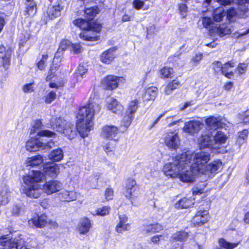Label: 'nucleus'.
<instances>
[{"label":"nucleus","instance_id":"22","mask_svg":"<svg viewBox=\"0 0 249 249\" xmlns=\"http://www.w3.org/2000/svg\"><path fill=\"white\" fill-rule=\"evenodd\" d=\"M119 222L116 226V231L119 233H122L127 231L130 229V225L127 223L128 218L125 214H121L119 216Z\"/></svg>","mask_w":249,"mask_h":249},{"label":"nucleus","instance_id":"7","mask_svg":"<svg viewBox=\"0 0 249 249\" xmlns=\"http://www.w3.org/2000/svg\"><path fill=\"white\" fill-rule=\"evenodd\" d=\"M73 23L74 25L81 29L87 30L80 34L79 36L81 39L87 41H95L98 39L97 36L90 35L91 32L89 30L91 29V26L89 21L81 18H78L74 20Z\"/></svg>","mask_w":249,"mask_h":249},{"label":"nucleus","instance_id":"47","mask_svg":"<svg viewBox=\"0 0 249 249\" xmlns=\"http://www.w3.org/2000/svg\"><path fill=\"white\" fill-rule=\"evenodd\" d=\"M173 69L170 67H165L160 71V76L162 78L171 77V75L174 73Z\"/></svg>","mask_w":249,"mask_h":249},{"label":"nucleus","instance_id":"17","mask_svg":"<svg viewBox=\"0 0 249 249\" xmlns=\"http://www.w3.org/2000/svg\"><path fill=\"white\" fill-rule=\"evenodd\" d=\"M91 227L90 220L87 217H84L79 221L76 227V230L80 234H85L89 231Z\"/></svg>","mask_w":249,"mask_h":249},{"label":"nucleus","instance_id":"27","mask_svg":"<svg viewBox=\"0 0 249 249\" xmlns=\"http://www.w3.org/2000/svg\"><path fill=\"white\" fill-rule=\"evenodd\" d=\"M43 161V157L38 155L27 158L25 160V164L27 167H35L41 164Z\"/></svg>","mask_w":249,"mask_h":249},{"label":"nucleus","instance_id":"32","mask_svg":"<svg viewBox=\"0 0 249 249\" xmlns=\"http://www.w3.org/2000/svg\"><path fill=\"white\" fill-rule=\"evenodd\" d=\"M158 89L155 87L147 88L143 95V101L154 100L157 95Z\"/></svg>","mask_w":249,"mask_h":249},{"label":"nucleus","instance_id":"54","mask_svg":"<svg viewBox=\"0 0 249 249\" xmlns=\"http://www.w3.org/2000/svg\"><path fill=\"white\" fill-rule=\"evenodd\" d=\"M249 131L247 129H244L239 133L238 138L237 141L239 143H243L244 141L246 140L248 137Z\"/></svg>","mask_w":249,"mask_h":249},{"label":"nucleus","instance_id":"59","mask_svg":"<svg viewBox=\"0 0 249 249\" xmlns=\"http://www.w3.org/2000/svg\"><path fill=\"white\" fill-rule=\"evenodd\" d=\"M22 90L26 93H31L34 91V89L33 83L27 84L22 87Z\"/></svg>","mask_w":249,"mask_h":249},{"label":"nucleus","instance_id":"16","mask_svg":"<svg viewBox=\"0 0 249 249\" xmlns=\"http://www.w3.org/2000/svg\"><path fill=\"white\" fill-rule=\"evenodd\" d=\"M10 55L6 52L4 46H0V71H3L8 68Z\"/></svg>","mask_w":249,"mask_h":249},{"label":"nucleus","instance_id":"21","mask_svg":"<svg viewBox=\"0 0 249 249\" xmlns=\"http://www.w3.org/2000/svg\"><path fill=\"white\" fill-rule=\"evenodd\" d=\"M119 132L118 128L113 125H106L102 128V135L106 138L113 139Z\"/></svg>","mask_w":249,"mask_h":249},{"label":"nucleus","instance_id":"57","mask_svg":"<svg viewBox=\"0 0 249 249\" xmlns=\"http://www.w3.org/2000/svg\"><path fill=\"white\" fill-rule=\"evenodd\" d=\"M47 58H48V55H47V54L42 55V59L37 63V67L39 70H42L44 69L45 64V63L46 62Z\"/></svg>","mask_w":249,"mask_h":249},{"label":"nucleus","instance_id":"10","mask_svg":"<svg viewBox=\"0 0 249 249\" xmlns=\"http://www.w3.org/2000/svg\"><path fill=\"white\" fill-rule=\"evenodd\" d=\"M165 144L170 149L176 150L180 145V139L176 131H167L163 135Z\"/></svg>","mask_w":249,"mask_h":249},{"label":"nucleus","instance_id":"62","mask_svg":"<svg viewBox=\"0 0 249 249\" xmlns=\"http://www.w3.org/2000/svg\"><path fill=\"white\" fill-rule=\"evenodd\" d=\"M105 198L107 200L112 199L113 197V190L111 188H107L105 192Z\"/></svg>","mask_w":249,"mask_h":249},{"label":"nucleus","instance_id":"33","mask_svg":"<svg viewBox=\"0 0 249 249\" xmlns=\"http://www.w3.org/2000/svg\"><path fill=\"white\" fill-rule=\"evenodd\" d=\"M189 233L182 230L174 233L171 237V240L174 241L185 242L189 237Z\"/></svg>","mask_w":249,"mask_h":249},{"label":"nucleus","instance_id":"49","mask_svg":"<svg viewBox=\"0 0 249 249\" xmlns=\"http://www.w3.org/2000/svg\"><path fill=\"white\" fill-rule=\"evenodd\" d=\"M27 13L29 16L32 17L35 15L36 12V5L35 2H31L26 4Z\"/></svg>","mask_w":249,"mask_h":249},{"label":"nucleus","instance_id":"36","mask_svg":"<svg viewBox=\"0 0 249 249\" xmlns=\"http://www.w3.org/2000/svg\"><path fill=\"white\" fill-rule=\"evenodd\" d=\"M63 152L59 148L52 150L49 154V160L54 162L59 161L63 158Z\"/></svg>","mask_w":249,"mask_h":249},{"label":"nucleus","instance_id":"34","mask_svg":"<svg viewBox=\"0 0 249 249\" xmlns=\"http://www.w3.org/2000/svg\"><path fill=\"white\" fill-rule=\"evenodd\" d=\"M194 198L184 197L176 204V207L180 209H186L194 205Z\"/></svg>","mask_w":249,"mask_h":249},{"label":"nucleus","instance_id":"51","mask_svg":"<svg viewBox=\"0 0 249 249\" xmlns=\"http://www.w3.org/2000/svg\"><path fill=\"white\" fill-rule=\"evenodd\" d=\"M56 97V92L54 91H51L47 94L44 97V101L46 104H51L53 101Z\"/></svg>","mask_w":249,"mask_h":249},{"label":"nucleus","instance_id":"46","mask_svg":"<svg viewBox=\"0 0 249 249\" xmlns=\"http://www.w3.org/2000/svg\"><path fill=\"white\" fill-rule=\"evenodd\" d=\"M138 100L137 99H135L130 102L126 111V114L134 116V114L138 109Z\"/></svg>","mask_w":249,"mask_h":249},{"label":"nucleus","instance_id":"58","mask_svg":"<svg viewBox=\"0 0 249 249\" xmlns=\"http://www.w3.org/2000/svg\"><path fill=\"white\" fill-rule=\"evenodd\" d=\"M178 9L179 12L182 17H185L186 16L188 8L185 4L181 3L178 4Z\"/></svg>","mask_w":249,"mask_h":249},{"label":"nucleus","instance_id":"56","mask_svg":"<svg viewBox=\"0 0 249 249\" xmlns=\"http://www.w3.org/2000/svg\"><path fill=\"white\" fill-rule=\"evenodd\" d=\"M144 4V1L142 0H134L132 2L133 7L137 10L142 9Z\"/></svg>","mask_w":249,"mask_h":249},{"label":"nucleus","instance_id":"50","mask_svg":"<svg viewBox=\"0 0 249 249\" xmlns=\"http://www.w3.org/2000/svg\"><path fill=\"white\" fill-rule=\"evenodd\" d=\"M110 210V208L108 206H104L101 208H99L96 210V213L93 214L94 215H98L100 216H105L107 215Z\"/></svg>","mask_w":249,"mask_h":249},{"label":"nucleus","instance_id":"53","mask_svg":"<svg viewBox=\"0 0 249 249\" xmlns=\"http://www.w3.org/2000/svg\"><path fill=\"white\" fill-rule=\"evenodd\" d=\"M71 42L68 40H62L60 43L58 52L64 51L70 47L71 48Z\"/></svg>","mask_w":249,"mask_h":249},{"label":"nucleus","instance_id":"38","mask_svg":"<svg viewBox=\"0 0 249 249\" xmlns=\"http://www.w3.org/2000/svg\"><path fill=\"white\" fill-rule=\"evenodd\" d=\"M62 10V7L59 5L52 6L48 8L47 15L49 18L53 19L60 15V12Z\"/></svg>","mask_w":249,"mask_h":249},{"label":"nucleus","instance_id":"44","mask_svg":"<svg viewBox=\"0 0 249 249\" xmlns=\"http://www.w3.org/2000/svg\"><path fill=\"white\" fill-rule=\"evenodd\" d=\"M226 16V13L223 7H218L216 8L213 13V20L216 22H219L222 20L223 18Z\"/></svg>","mask_w":249,"mask_h":249},{"label":"nucleus","instance_id":"4","mask_svg":"<svg viewBox=\"0 0 249 249\" xmlns=\"http://www.w3.org/2000/svg\"><path fill=\"white\" fill-rule=\"evenodd\" d=\"M180 155H185L186 161L191 163L192 168L195 173H203L204 168L211 159V154L208 151H200L198 152H186Z\"/></svg>","mask_w":249,"mask_h":249},{"label":"nucleus","instance_id":"43","mask_svg":"<svg viewBox=\"0 0 249 249\" xmlns=\"http://www.w3.org/2000/svg\"><path fill=\"white\" fill-rule=\"evenodd\" d=\"M227 137L221 131H218L213 137L214 145L216 144H221L225 142Z\"/></svg>","mask_w":249,"mask_h":249},{"label":"nucleus","instance_id":"64","mask_svg":"<svg viewBox=\"0 0 249 249\" xmlns=\"http://www.w3.org/2000/svg\"><path fill=\"white\" fill-rule=\"evenodd\" d=\"M241 119L245 124H249V109L243 112L241 115Z\"/></svg>","mask_w":249,"mask_h":249},{"label":"nucleus","instance_id":"24","mask_svg":"<svg viewBox=\"0 0 249 249\" xmlns=\"http://www.w3.org/2000/svg\"><path fill=\"white\" fill-rule=\"evenodd\" d=\"M108 109L116 114H120L123 110V106L116 99L110 98L107 102Z\"/></svg>","mask_w":249,"mask_h":249},{"label":"nucleus","instance_id":"14","mask_svg":"<svg viewBox=\"0 0 249 249\" xmlns=\"http://www.w3.org/2000/svg\"><path fill=\"white\" fill-rule=\"evenodd\" d=\"M209 213L206 210L198 211L194 216L192 222L195 226H201L209 220Z\"/></svg>","mask_w":249,"mask_h":249},{"label":"nucleus","instance_id":"26","mask_svg":"<svg viewBox=\"0 0 249 249\" xmlns=\"http://www.w3.org/2000/svg\"><path fill=\"white\" fill-rule=\"evenodd\" d=\"M58 53H59L57 52L54 57L53 61V65L50 67L49 71L48 72V75L46 77V80L47 81L51 80L52 77L53 76V74L55 73L60 66L59 63L61 62V58L58 55Z\"/></svg>","mask_w":249,"mask_h":249},{"label":"nucleus","instance_id":"45","mask_svg":"<svg viewBox=\"0 0 249 249\" xmlns=\"http://www.w3.org/2000/svg\"><path fill=\"white\" fill-rule=\"evenodd\" d=\"M233 1L237 3L238 5V10L246 13L248 11L247 4H249V0H233Z\"/></svg>","mask_w":249,"mask_h":249},{"label":"nucleus","instance_id":"2","mask_svg":"<svg viewBox=\"0 0 249 249\" xmlns=\"http://www.w3.org/2000/svg\"><path fill=\"white\" fill-rule=\"evenodd\" d=\"M185 155H178L173 161L167 163L163 168V172L167 176L173 178H178L183 182H192L195 180L196 175L199 173H195L188 162H186Z\"/></svg>","mask_w":249,"mask_h":249},{"label":"nucleus","instance_id":"23","mask_svg":"<svg viewBox=\"0 0 249 249\" xmlns=\"http://www.w3.org/2000/svg\"><path fill=\"white\" fill-rule=\"evenodd\" d=\"M222 166V162L219 160H213L205 166V171L200 174L207 175L209 173H215L218 171Z\"/></svg>","mask_w":249,"mask_h":249},{"label":"nucleus","instance_id":"37","mask_svg":"<svg viewBox=\"0 0 249 249\" xmlns=\"http://www.w3.org/2000/svg\"><path fill=\"white\" fill-rule=\"evenodd\" d=\"M99 12L97 6L86 8L85 10V17L89 20H92Z\"/></svg>","mask_w":249,"mask_h":249},{"label":"nucleus","instance_id":"12","mask_svg":"<svg viewBox=\"0 0 249 249\" xmlns=\"http://www.w3.org/2000/svg\"><path fill=\"white\" fill-rule=\"evenodd\" d=\"M204 126V124L198 121H191L184 124L183 131L190 135L198 133Z\"/></svg>","mask_w":249,"mask_h":249},{"label":"nucleus","instance_id":"40","mask_svg":"<svg viewBox=\"0 0 249 249\" xmlns=\"http://www.w3.org/2000/svg\"><path fill=\"white\" fill-rule=\"evenodd\" d=\"M180 85V83L178 80H174L165 87L164 93L166 95H169Z\"/></svg>","mask_w":249,"mask_h":249},{"label":"nucleus","instance_id":"52","mask_svg":"<svg viewBox=\"0 0 249 249\" xmlns=\"http://www.w3.org/2000/svg\"><path fill=\"white\" fill-rule=\"evenodd\" d=\"M115 144L109 142L103 146V148L107 154H110L115 149Z\"/></svg>","mask_w":249,"mask_h":249},{"label":"nucleus","instance_id":"25","mask_svg":"<svg viewBox=\"0 0 249 249\" xmlns=\"http://www.w3.org/2000/svg\"><path fill=\"white\" fill-rule=\"evenodd\" d=\"M9 212L11 215L18 216L23 214L25 212V208L23 204L19 201L13 203L9 208Z\"/></svg>","mask_w":249,"mask_h":249},{"label":"nucleus","instance_id":"13","mask_svg":"<svg viewBox=\"0 0 249 249\" xmlns=\"http://www.w3.org/2000/svg\"><path fill=\"white\" fill-rule=\"evenodd\" d=\"M123 78L121 77L109 75L103 79L102 85L107 89H113L118 87L119 83Z\"/></svg>","mask_w":249,"mask_h":249},{"label":"nucleus","instance_id":"3","mask_svg":"<svg viewBox=\"0 0 249 249\" xmlns=\"http://www.w3.org/2000/svg\"><path fill=\"white\" fill-rule=\"evenodd\" d=\"M100 110V106L95 102L79 108L77 115L76 129L82 138L87 136L93 128L94 114Z\"/></svg>","mask_w":249,"mask_h":249},{"label":"nucleus","instance_id":"5","mask_svg":"<svg viewBox=\"0 0 249 249\" xmlns=\"http://www.w3.org/2000/svg\"><path fill=\"white\" fill-rule=\"evenodd\" d=\"M32 136L26 144V149L30 152L41 150H48L54 145V142L51 139H46Z\"/></svg>","mask_w":249,"mask_h":249},{"label":"nucleus","instance_id":"20","mask_svg":"<svg viewBox=\"0 0 249 249\" xmlns=\"http://www.w3.org/2000/svg\"><path fill=\"white\" fill-rule=\"evenodd\" d=\"M43 170L46 175L51 177H55L59 173L58 164L53 163H48L43 165Z\"/></svg>","mask_w":249,"mask_h":249},{"label":"nucleus","instance_id":"39","mask_svg":"<svg viewBox=\"0 0 249 249\" xmlns=\"http://www.w3.org/2000/svg\"><path fill=\"white\" fill-rule=\"evenodd\" d=\"M215 33L220 37L230 35L231 31L230 27L226 24H222L214 29Z\"/></svg>","mask_w":249,"mask_h":249},{"label":"nucleus","instance_id":"19","mask_svg":"<svg viewBox=\"0 0 249 249\" xmlns=\"http://www.w3.org/2000/svg\"><path fill=\"white\" fill-rule=\"evenodd\" d=\"M198 146L200 149L208 148L210 149H216V146H214V142L211 140L209 135H202L198 139Z\"/></svg>","mask_w":249,"mask_h":249},{"label":"nucleus","instance_id":"55","mask_svg":"<svg viewBox=\"0 0 249 249\" xmlns=\"http://www.w3.org/2000/svg\"><path fill=\"white\" fill-rule=\"evenodd\" d=\"M134 116L132 115L126 114L125 113V115L123 119V123L125 127L128 126L131 124Z\"/></svg>","mask_w":249,"mask_h":249},{"label":"nucleus","instance_id":"63","mask_svg":"<svg viewBox=\"0 0 249 249\" xmlns=\"http://www.w3.org/2000/svg\"><path fill=\"white\" fill-rule=\"evenodd\" d=\"M213 21L210 18L204 17L202 19V23L203 27L205 28H208L212 23Z\"/></svg>","mask_w":249,"mask_h":249},{"label":"nucleus","instance_id":"8","mask_svg":"<svg viewBox=\"0 0 249 249\" xmlns=\"http://www.w3.org/2000/svg\"><path fill=\"white\" fill-rule=\"evenodd\" d=\"M0 244L4 249H26L24 240L20 238L9 239L7 236L0 237Z\"/></svg>","mask_w":249,"mask_h":249},{"label":"nucleus","instance_id":"48","mask_svg":"<svg viewBox=\"0 0 249 249\" xmlns=\"http://www.w3.org/2000/svg\"><path fill=\"white\" fill-rule=\"evenodd\" d=\"M88 69L84 66L83 64H79L78 66L76 71L74 73V75L76 76L77 79L78 77H80L81 78H83V76L87 73Z\"/></svg>","mask_w":249,"mask_h":249},{"label":"nucleus","instance_id":"15","mask_svg":"<svg viewBox=\"0 0 249 249\" xmlns=\"http://www.w3.org/2000/svg\"><path fill=\"white\" fill-rule=\"evenodd\" d=\"M48 217L45 214L35 216L30 219L28 223L30 227L42 228L47 223Z\"/></svg>","mask_w":249,"mask_h":249},{"label":"nucleus","instance_id":"11","mask_svg":"<svg viewBox=\"0 0 249 249\" xmlns=\"http://www.w3.org/2000/svg\"><path fill=\"white\" fill-rule=\"evenodd\" d=\"M42 126V122L40 120H37L34 122L33 126L30 131V135L36 134L39 137H54L56 134L55 133L49 130H41Z\"/></svg>","mask_w":249,"mask_h":249},{"label":"nucleus","instance_id":"29","mask_svg":"<svg viewBox=\"0 0 249 249\" xmlns=\"http://www.w3.org/2000/svg\"><path fill=\"white\" fill-rule=\"evenodd\" d=\"M63 129L60 132L64 134L69 139H72L76 135V131L74 124L70 122L65 124Z\"/></svg>","mask_w":249,"mask_h":249},{"label":"nucleus","instance_id":"35","mask_svg":"<svg viewBox=\"0 0 249 249\" xmlns=\"http://www.w3.org/2000/svg\"><path fill=\"white\" fill-rule=\"evenodd\" d=\"M67 122L61 118H56L53 120L51 122V126L54 130L60 132L63 129L65 124Z\"/></svg>","mask_w":249,"mask_h":249},{"label":"nucleus","instance_id":"42","mask_svg":"<svg viewBox=\"0 0 249 249\" xmlns=\"http://www.w3.org/2000/svg\"><path fill=\"white\" fill-rule=\"evenodd\" d=\"M234 66L235 63L232 61L225 63L224 65H222V73L225 75L226 77L231 78V77L233 75V72L231 71H229V68L233 67Z\"/></svg>","mask_w":249,"mask_h":249},{"label":"nucleus","instance_id":"41","mask_svg":"<svg viewBox=\"0 0 249 249\" xmlns=\"http://www.w3.org/2000/svg\"><path fill=\"white\" fill-rule=\"evenodd\" d=\"M163 229V227L158 224H147L143 226V231L147 232H158Z\"/></svg>","mask_w":249,"mask_h":249},{"label":"nucleus","instance_id":"6","mask_svg":"<svg viewBox=\"0 0 249 249\" xmlns=\"http://www.w3.org/2000/svg\"><path fill=\"white\" fill-rule=\"evenodd\" d=\"M73 23L74 25L81 29L87 30L80 34L79 36L81 39L87 41H95L98 39L97 36L90 35L91 32L89 30L91 29V26L89 21L81 18H78L74 20Z\"/></svg>","mask_w":249,"mask_h":249},{"label":"nucleus","instance_id":"28","mask_svg":"<svg viewBox=\"0 0 249 249\" xmlns=\"http://www.w3.org/2000/svg\"><path fill=\"white\" fill-rule=\"evenodd\" d=\"M115 49L114 48H110L104 52L100 56L101 61L105 64H110L115 57Z\"/></svg>","mask_w":249,"mask_h":249},{"label":"nucleus","instance_id":"31","mask_svg":"<svg viewBox=\"0 0 249 249\" xmlns=\"http://www.w3.org/2000/svg\"><path fill=\"white\" fill-rule=\"evenodd\" d=\"M11 192L9 188L5 185L0 191V202L1 204H6L10 201Z\"/></svg>","mask_w":249,"mask_h":249},{"label":"nucleus","instance_id":"1","mask_svg":"<svg viewBox=\"0 0 249 249\" xmlns=\"http://www.w3.org/2000/svg\"><path fill=\"white\" fill-rule=\"evenodd\" d=\"M45 175L40 171L32 170L22 177V193L26 196L31 198H38L42 192L47 195H51L59 191L62 188V184L56 180L46 181L42 185L39 182L45 178Z\"/></svg>","mask_w":249,"mask_h":249},{"label":"nucleus","instance_id":"30","mask_svg":"<svg viewBox=\"0 0 249 249\" xmlns=\"http://www.w3.org/2000/svg\"><path fill=\"white\" fill-rule=\"evenodd\" d=\"M59 198L63 201L70 202L77 198V193L74 191L64 190L58 194Z\"/></svg>","mask_w":249,"mask_h":249},{"label":"nucleus","instance_id":"61","mask_svg":"<svg viewBox=\"0 0 249 249\" xmlns=\"http://www.w3.org/2000/svg\"><path fill=\"white\" fill-rule=\"evenodd\" d=\"M71 51L74 53H79L82 52V49L79 44H71Z\"/></svg>","mask_w":249,"mask_h":249},{"label":"nucleus","instance_id":"60","mask_svg":"<svg viewBox=\"0 0 249 249\" xmlns=\"http://www.w3.org/2000/svg\"><path fill=\"white\" fill-rule=\"evenodd\" d=\"M248 65L246 63H240L236 68V70L239 74L244 73L247 69Z\"/></svg>","mask_w":249,"mask_h":249},{"label":"nucleus","instance_id":"18","mask_svg":"<svg viewBox=\"0 0 249 249\" xmlns=\"http://www.w3.org/2000/svg\"><path fill=\"white\" fill-rule=\"evenodd\" d=\"M224 119L220 117L210 116L205 120V123L210 129H216L223 127L225 124Z\"/></svg>","mask_w":249,"mask_h":249},{"label":"nucleus","instance_id":"9","mask_svg":"<svg viewBox=\"0 0 249 249\" xmlns=\"http://www.w3.org/2000/svg\"><path fill=\"white\" fill-rule=\"evenodd\" d=\"M123 194L133 205V200L140 194V188L135 180L130 178L127 180Z\"/></svg>","mask_w":249,"mask_h":249}]
</instances>
